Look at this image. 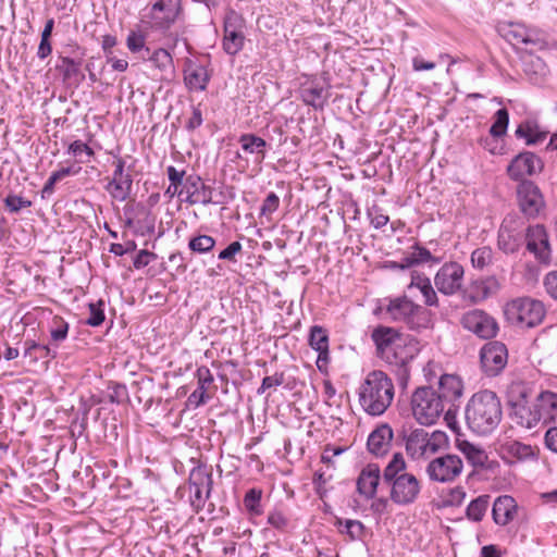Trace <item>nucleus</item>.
I'll return each instance as SVG.
<instances>
[{"instance_id":"f257e3e1","label":"nucleus","mask_w":557,"mask_h":557,"mask_svg":"<svg viewBox=\"0 0 557 557\" xmlns=\"http://www.w3.org/2000/svg\"><path fill=\"white\" fill-rule=\"evenodd\" d=\"M530 388L521 382H513L508 388L509 404L513 409L517 424L525 429H534L557 421V394L542 392L531 405L527 404Z\"/></svg>"},{"instance_id":"f03ea898","label":"nucleus","mask_w":557,"mask_h":557,"mask_svg":"<svg viewBox=\"0 0 557 557\" xmlns=\"http://www.w3.org/2000/svg\"><path fill=\"white\" fill-rule=\"evenodd\" d=\"M468 428L478 435L491 434L500 423L502 404L492 391H481L472 395L466 406Z\"/></svg>"},{"instance_id":"7ed1b4c3","label":"nucleus","mask_w":557,"mask_h":557,"mask_svg":"<svg viewBox=\"0 0 557 557\" xmlns=\"http://www.w3.org/2000/svg\"><path fill=\"white\" fill-rule=\"evenodd\" d=\"M394 395L392 379L380 370L369 372L359 387L360 406L371 416L383 414L391 406Z\"/></svg>"},{"instance_id":"20e7f679","label":"nucleus","mask_w":557,"mask_h":557,"mask_svg":"<svg viewBox=\"0 0 557 557\" xmlns=\"http://www.w3.org/2000/svg\"><path fill=\"white\" fill-rule=\"evenodd\" d=\"M380 357L389 364L405 366L418 354V342L392 327H377L372 333Z\"/></svg>"},{"instance_id":"39448f33","label":"nucleus","mask_w":557,"mask_h":557,"mask_svg":"<svg viewBox=\"0 0 557 557\" xmlns=\"http://www.w3.org/2000/svg\"><path fill=\"white\" fill-rule=\"evenodd\" d=\"M384 480L391 484V499L397 505H409L418 498L421 486L416 475L406 472V462L397 453L384 469Z\"/></svg>"},{"instance_id":"423d86ee","label":"nucleus","mask_w":557,"mask_h":557,"mask_svg":"<svg viewBox=\"0 0 557 557\" xmlns=\"http://www.w3.org/2000/svg\"><path fill=\"white\" fill-rule=\"evenodd\" d=\"M498 32L513 48L529 53L530 61L527 63L531 67L539 70L544 65L541 57L532 55L535 50H542L546 46L544 33L520 23L504 24L499 26Z\"/></svg>"},{"instance_id":"0eeeda50","label":"nucleus","mask_w":557,"mask_h":557,"mask_svg":"<svg viewBox=\"0 0 557 557\" xmlns=\"http://www.w3.org/2000/svg\"><path fill=\"white\" fill-rule=\"evenodd\" d=\"M404 442L406 453L412 460H425L447 444V436L441 431L414 429L404 435Z\"/></svg>"},{"instance_id":"6e6552de","label":"nucleus","mask_w":557,"mask_h":557,"mask_svg":"<svg viewBox=\"0 0 557 557\" xmlns=\"http://www.w3.org/2000/svg\"><path fill=\"white\" fill-rule=\"evenodd\" d=\"M413 418L421 425H432L445 411L443 398L431 387H419L411 396Z\"/></svg>"},{"instance_id":"1a4fd4ad","label":"nucleus","mask_w":557,"mask_h":557,"mask_svg":"<svg viewBox=\"0 0 557 557\" xmlns=\"http://www.w3.org/2000/svg\"><path fill=\"white\" fill-rule=\"evenodd\" d=\"M505 313L510 321L522 326L533 327L543 321L546 310L541 300L521 297L508 302Z\"/></svg>"},{"instance_id":"9d476101","label":"nucleus","mask_w":557,"mask_h":557,"mask_svg":"<svg viewBox=\"0 0 557 557\" xmlns=\"http://www.w3.org/2000/svg\"><path fill=\"white\" fill-rule=\"evenodd\" d=\"M387 313L395 321H401L411 329L426 326L429 312L407 297L392 300L387 307Z\"/></svg>"},{"instance_id":"9b49d317","label":"nucleus","mask_w":557,"mask_h":557,"mask_svg":"<svg viewBox=\"0 0 557 557\" xmlns=\"http://www.w3.org/2000/svg\"><path fill=\"white\" fill-rule=\"evenodd\" d=\"M463 470V462L457 455L447 454L436 457L426 466V474L431 481L448 483L455 481Z\"/></svg>"},{"instance_id":"f8f14e48","label":"nucleus","mask_w":557,"mask_h":557,"mask_svg":"<svg viewBox=\"0 0 557 557\" xmlns=\"http://www.w3.org/2000/svg\"><path fill=\"white\" fill-rule=\"evenodd\" d=\"M465 269L458 262L444 263L434 276V285L445 296L462 295Z\"/></svg>"},{"instance_id":"ddd939ff","label":"nucleus","mask_w":557,"mask_h":557,"mask_svg":"<svg viewBox=\"0 0 557 557\" xmlns=\"http://www.w3.org/2000/svg\"><path fill=\"white\" fill-rule=\"evenodd\" d=\"M245 20L235 11H231L224 18L223 49L228 54L239 52L245 44Z\"/></svg>"},{"instance_id":"4468645a","label":"nucleus","mask_w":557,"mask_h":557,"mask_svg":"<svg viewBox=\"0 0 557 557\" xmlns=\"http://www.w3.org/2000/svg\"><path fill=\"white\" fill-rule=\"evenodd\" d=\"M481 367L488 376L499 374L508 361V351L500 342L486 343L480 351Z\"/></svg>"},{"instance_id":"2eb2a0df","label":"nucleus","mask_w":557,"mask_h":557,"mask_svg":"<svg viewBox=\"0 0 557 557\" xmlns=\"http://www.w3.org/2000/svg\"><path fill=\"white\" fill-rule=\"evenodd\" d=\"M518 203L524 215L536 218L545 208L540 188L531 181H523L517 188Z\"/></svg>"},{"instance_id":"dca6fc26","label":"nucleus","mask_w":557,"mask_h":557,"mask_svg":"<svg viewBox=\"0 0 557 557\" xmlns=\"http://www.w3.org/2000/svg\"><path fill=\"white\" fill-rule=\"evenodd\" d=\"M461 325L480 338H492L498 331L496 320L492 315L479 309L466 312L461 318Z\"/></svg>"},{"instance_id":"f3484780","label":"nucleus","mask_w":557,"mask_h":557,"mask_svg":"<svg viewBox=\"0 0 557 557\" xmlns=\"http://www.w3.org/2000/svg\"><path fill=\"white\" fill-rule=\"evenodd\" d=\"M500 286L499 280L494 275L474 280L463 288L462 299L470 304L482 302L495 296L499 292Z\"/></svg>"},{"instance_id":"a211bd4d","label":"nucleus","mask_w":557,"mask_h":557,"mask_svg":"<svg viewBox=\"0 0 557 557\" xmlns=\"http://www.w3.org/2000/svg\"><path fill=\"white\" fill-rule=\"evenodd\" d=\"M113 164L114 171L107 185V191L115 200L124 201L131 193L133 180L128 173H125V161L122 158H116Z\"/></svg>"},{"instance_id":"6ab92c4d","label":"nucleus","mask_w":557,"mask_h":557,"mask_svg":"<svg viewBox=\"0 0 557 557\" xmlns=\"http://www.w3.org/2000/svg\"><path fill=\"white\" fill-rule=\"evenodd\" d=\"M543 168L542 161L533 152L525 151L516 156L507 166V173L513 181L522 180L540 172Z\"/></svg>"},{"instance_id":"aec40b11","label":"nucleus","mask_w":557,"mask_h":557,"mask_svg":"<svg viewBox=\"0 0 557 557\" xmlns=\"http://www.w3.org/2000/svg\"><path fill=\"white\" fill-rule=\"evenodd\" d=\"M182 195H185V201L194 205H209L212 202V188L205 185L198 175H188L185 177L182 186Z\"/></svg>"},{"instance_id":"412c9836","label":"nucleus","mask_w":557,"mask_h":557,"mask_svg":"<svg viewBox=\"0 0 557 557\" xmlns=\"http://www.w3.org/2000/svg\"><path fill=\"white\" fill-rule=\"evenodd\" d=\"M527 248L540 262L547 263L549 261L550 248L548 236L543 225L528 227Z\"/></svg>"},{"instance_id":"4be33fe9","label":"nucleus","mask_w":557,"mask_h":557,"mask_svg":"<svg viewBox=\"0 0 557 557\" xmlns=\"http://www.w3.org/2000/svg\"><path fill=\"white\" fill-rule=\"evenodd\" d=\"M329 89L330 84L324 77L322 82L306 83L301 88V98L306 104L322 109L330 97Z\"/></svg>"},{"instance_id":"5701e85b","label":"nucleus","mask_w":557,"mask_h":557,"mask_svg":"<svg viewBox=\"0 0 557 557\" xmlns=\"http://www.w3.org/2000/svg\"><path fill=\"white\" fill-rule=\"evenodd\" d=\"M180 10V0H158L151 10L152 20L159 27L169 28Z\"/></svg>"},{"instance_id":"b1692460","label":"nucleus","mask_w":557,"mask_h":557,"mask_svg":"<svg viewBox=\"0 0 557 557\" xmlns=\"http://www.w3.org/2000/svg\"><path fill=\"white\" fill-rule=\"evenodd\" d=\"M392 440V428L388 424H381L370 433L367 443L368 449L375 456H383L389 450Z\"/></svg>"},{"instance_id":"393cba45","label":"nucleus","mask_w":557,"mask_h":557,"mask_svg":"<svg viewBox=\"0 0 557 557\" xmlns=\"http://www.w3.org/2000/svg\"><path fill=\"white\" fill-rule=\"evenodd\" d=\"M517 511V503L513 497L503 495L496 498L493 505V519L499 525H506L513 520Z\"/></svg>"},{"instance_id":"a878e982","label":"nucleus","mask_w":557,"mask_h":557,"mask_svg":"<svg viewBox=\"0 0 557 557\" xmlns=\"http://www.w3.org/2000/svg\"><path fill=\"white\" fill-rule=\"evenodd\" d=\"M440 394L444 403H450L462 396L463 384L461 379L455 374H443L437 382Z\"/></svg>"},{"instance_id":"bb28decb","label":"nucleus","mask_w":557,"mask_h":557,"mask_svg":"<svg viewBox=\"0 0 557 557\" xmlns=\"http://www.w3.org/2000/svg\"><path fill=\"white\" fill-rule=\"evenodd\" d=\"M380 481V469L375 465H369L364 468L357 481V488L361 495L371 498L376 493Z\"/></svg>"},{"instance_id":"cd10ccee","label":"nucleus","mask_w":557,"mask_h":557,"mask_svg":"<svg viewBox=\"0 0 557 557\" xmlns=\"http://www.w3.org/2000/svg\"><path fill=\"white\" fill-rule=\"evenodd\" d=\"M198 386L197 388L189 395V403L194 404L196 407L203 405L208 401L209 395L207 394L208 387L213 382V375L207 367L198 368L197 372Z\"/></svg>"},{"instance_id":"c85d7f7f","label":"nucleus","mask_w":557,"mask_h":557,"mask_svg":"<svg viewBox=\"0 0 557 557\" xmlns=\"http://www.w3.org/2000/svg\"><path fill=\"white\" fill-rule=\"evenodd\" d=\"M409 289L417 288L423 296V301L426 306H438V297L431 283V280L424 274L413 272L411 274V282L408 286Z\"/></svg>"},{"instance_id":"c756f323","label":"nucleus","mask_w":557,"mask_h":557,"mask_svg":"<svg viewBox=\"0 0 557 557\" xmlns=\"http://www.w3.org/2000/svg\"><path fill=\"white\" fill-rule=\"evenodd\" d=\"M309 344L319 352L317 366L321 369V363H326L329 357V336L326 331L321 326H313L310 332Z\"/></svg>"},{"instance_id":"7c9ffc66","label":"nucleus","mask_w":557,"mask_h":557,"mask_svg":"<svg viewBox=\"0 0 557 557\" xmlns=\"http://www.w3.org/2000/svg\"><path fill=\"white\" fill-rule=\"evenodd\" d=\"M238 141L244 152L255 156L257 163L264 160L267 141L263 138L253 134H243Z\"/></svg>"},{"instance_id":"2f4dec72","label":"nucleus","mask_w":557,"mask_h":557,"mask_svg":"<svg viewBox=\"0 0 557 557\" xmlns=\"http://www.w3.org/2000/svg\"><path fill=\"white\" fill-rule=\"evenodd\" d=\"M516 135L520 138H524L527 145H536L546 139L548 132L541 131L535 121H527L518 126Z\"/></svg>"},{"instance_id":"473e14b6","label":"nucleus","mask_w":557,"mask_h":557,"mask_svg":"<svg viewBox=\"0 0 557 557\" xmlns=\"http://www.w3.org/2000/svg\"><path fill=\"white\" fill-rule=\"evenodd\" d=\"M128 50L140 58L146 59L150 55V49L146 46V34L141 28L132 29L126 38Z\"/></svg>"},{"instance_id":"72a5a7b5","label":"nucleus","mask_w":557,"mask_h":557,"mask_svg":"<svg viewBox=\"0 0 557 557\" xmlns=\"http://www.w3.org/2000/svg\"><path fill=\"white\" fill-rule=\"evenodd\" d=\"M457 448L473 467H482L487 460L485 451L468 441H458Z\"/></svg>"},{"instance_id":"f704fd0d","label":"nucleus","mask_w":557,"mask_h":557,"mask_svg":"<svg viewBox=\"0 0 557 557\" xmlns=\"http://www.w3.org/2000/svg\"><path fill=\"white\" fill-rule=\"evenodd\" d=\"M336 524L339 532L347 535L350 541L361 540L364 535V525L359 520H338Z\"/></svg>"},{"instance_id":"c9c22d12","label":"nucleus","mask_w":557,"mask_h":557,"mask_svg":"<svg viewBox=\"0 0 557 557\" xmlns=\"http://www.w3.org/2000/svg\"><path fill=\"white\" fill-rule=\"evenodd\" d=\"M193 487L209 488L212 487V475L205 468L197 467L189 474V490Z\"/></svg>"},{"instance_id":"e433bc0d","label":"nucleus","mask_w":557,"mask_h":557,"mask_svg":"<svg viewBox=\"0 0 557 557\" xmlns=\"http://www.w3.org/2000/svg\"><path fill=\"white\" fill-rule=\"evenodd\" d=\"M210 79L208 72H185L184 82L190 91H202Z\"/></svg>"},{"instance_id":"4c0bfd02","label":"nucleus","mask_w":557,"mask_h":557,"mask_svg":"<svg viewBox=\"0 0 557 557\" xmlns=\"http://www.w3.org/2000/svg\"><path fill=\"white\" fill-rule=\"evenodd\" d=\"M403 261H404V263L398 265L400 269H406L413 264L429 262V261L437 262L436 259H433L431 252L428 249L420 247V246H414L413 251L409 256L404 258Z\"/></svg>"},{"instance_id":"58836bf2","label":"nucleus","mask_w":557,"mask_h":557,"mask_svg":"<svg viewBox=\"0 0 557 557\" xmlns=\"http://www.w3.org/2000/svg\"><path fill=\"white\" fill-rule=\"evenodd\" d=\"M488 507V496H479L467 508V518L479 522L483 519Z\"/></svg>"},{"instance_id":"ea45409f","label":"nucleus","mask_w":557,"mask_h":557,"mask_svg":"<svg viewBox=\"0 0 557 557\" xmlns=\"http://www.w3.org/2000/svg\"><path fill=\"white\" fill-rule=\"evenodd\" d=\"M50 336L53 343H62L69 333V323L61 317L54 315L49 325Z\"/></svg>"},{"instance_id":"a19ab883","label":"nucleus","mask_w":557,"mask_h":557,"mask_svg":"<svg viewBox=\"0 0 557 557\" xmlns=\"http://www.w3.org/2000/svg\"><path fill=\"white\" fill-rule=\"evenodd\" d=\"M493 250L487 246L479 247L471 253L472 267L483 270L493 263Z\"/></svg>"},{"instance_id":"79ce46f5","label":"nucleus","mask_w":557,"mask_h":557,"mask_svg":"<svg viewBox=\"0 0 557 557\" xmlns=\"http://www.w3.org/2000/svg\"><path fill=\"white\" fill-rule=\"evenodd\" d=\"M215 246V239L209 235H198L189 239L188 247L193 252L207 253Z\"/></svg>"},{"instance_id":"37998d69","label":"nucleus","mask_w":557,"mask_h":557,"mask_svg":"<svg viewBox=\"0 0 557 557\" xmlns=\"http://www.w3.org/2000/svg\"><path fill=\"white\" fill-rule=\"evenodd\" d=\"M509 123V114L506 109H499L494 114V122L491 126L490 133L494 137H500L506 134Z\"/></svg>"},{"instance_id":"c03bdc74","label":"nucleus","mask_w":557,"mask_h":557,"mask_svg":"<svg viewBox=\"0 0 557 557\" xmlns=\"http://www.w3.org/2000/svg\"><path fill=\"white\" fill-rule=\"evenodd\" d=\"M457 60L448 54L440 55L437 62H425L423 60L414 59L413 60V70H433L434 67H446L449 70L450 66L455 65Z\"/></svg>"},{"instance_id":"a18cd8bd","label":"nucleus","mask_w":557,"mask_h":557,"mask_svg":"<svg viewBox=\"0 0 557 557\" xmlns=\"http://www.w3.org/2000/svg\"><path fill=\"white\" fill-rule=\"evenodd\" d=\"M69 152L77 158L81 163H87L94 157V150L81 140L73 141L69 146Z\"/></svg>"},{"instance_id":"49530a36","label":"nucleus","mask_w":557,"mask_h":557,"mask_svg":"<svg viewBox=\"0 0 557 557\" xmlns=\"http://www.w3.org/2000/svg\"><path fill=\"white\" fill-rule=\"evenodd\" d=\"M262 491L258 488L249 490L244 497V506L251 515L261 513Z\"/></svg>"},{"instance_id":"de8ad7c7","label":"nucleus","mask_w":557,"mask_h":557,"mask_svg":"<svg viewBox=\"0 0 557 557\" xmlns=\"http://www.w3.org/2000/svg\"><path fill=\"white\" fill-rule=\"evenodd\" d=\"M104 302L102 300L89 305V317L86 320V324L99 326L104 321Z\"/></svg>"},{"instance_id":"09e8293b","label":"nucleus","mask_w":557,"mask_h":557,"mask_svg":"<svg viewBox=\"0 0 557 557\" xmlns=\"http://www.w3.org/2000/svg\"><path fill=\"white\" fill-rule=\"evenodd\" d=\"M509 453L517 457L519 460L533 459L535 457L534 449L530 445L520 442H513L508 447Z\"/></svg>"},{"instance_id":"8fccbe9b","label":"nucleus","mask_w":557,"mask_h":557,"mask_svg":"<svg viewBox=\"0 0 557 557\" xmlns=\"http://www.w3.org/2000/svg\"><path fill=\"white\" fill-rule=\"evenodd\" d=\"M153 65L158 69H165L172 64V57L165 49H157L153 52L150 51V55H147Z\"/></svg>"},{"instance_id":"3c124183","label":"nucleus","mask_w":557,"mask_h":557,"mask_svg":"<svg viewBox=\"0 0 557 557\" xmlns=\"http://www.w3.org/2000/svg\"><path fill=\"white\" fill-rule=\"evenodd\" d=\"M498 246L504 252L512 253L517 251L519 245L509 232L502 230L498 235Z\"/></svg>"},{"instance_id":"603ef678","label":"nucleus","mask_w":557,"mask_h":557,"mask_svg":"<svg viewBox=\"0 0 557 557\" xmlns=\"http://www.w3.org/2000/svg\"><path fill=\"white\" fill-rule=\"evenodd\" d=\"M424 376L428 381V383L432 384L434 382H438L441 379V375H443V371L440 364H437L434 361H430L426 363V366L423 368Z\"/></svg>"},{"instance_id":"864d4df0","label":"nucleus","mask_w":557,"mask_h":557,"mask_svg":"<svg viewBox=\"0 0 557 557\" xmlns=\"http://www.w3.org/2000/svg\"><path fill=\"white\" fill-rule=\"evenodd\" d=\"M242 249L243 246L239 242H233L219 253V259L226 260L230 262H236V255H238L242 251Z\"/></svg>"},{"instance_id":"5fc2aeb1","label":"nucleus","mask_w":557,"mask_h":557,"mask_svg":"<svg viewBox=\"0 0 557 557\" xmlns=\"http://www.w3.org/2000/svg\"><path fill=\"white\" fill-rule=\"evenodd\" d=\"M5 206L12 212H17L23 208H27L30 206V201L24 199L23 197L16 195H9L5 200Z\"/></svg>"},{"instance_id":"6e6d98bb","label":"nucleus","mask_w":557,"mask_h":557,"mask_svg":"<svg viewBox=\"0 0 557 557\" xmlns=\"http://www.w3.org/2000/svg\"><path fill=\"white\" fill-rule=\"evenodd\" d=\"M280 205V198L275 193H270L267 198L264 199L262 206H261V214L270 215Z\"/></svg>"},{"instance_id":"4d7b16f0","label":"nucleus","mask_w":557,"mask_h":557,"mask_svg":"<svg viewBox=\"0 0 557 557\" xmlns=\"http://www.w3.org/2000/svg\"><path fill=\"white\" fill-rule=\"evenodd\" d=\"M544 287L546 293L555 300H557V271L547 273L544 277Z\"/></svg>"},{"instance_id":"13d9d810","label":"nucleus","mask_w":557,"mask_h":557,"mask_svg":"<svg viewBox=\"0 0 557 557\" xmlns=\"http://www.w3.org/2000/svg\"><path fill=\"white\" fill-rule=\"evenodd\" d=\"M210 493L211 490L209 488L202 490L198 487H193V490H190L193 505L197 508H201L205 505L206 500L209 498Z\"/></svg>"},{"instance_id":"bf43d9fd","label":"nucleus","mask_w":557,"mask_h":557,"mask_svg":"<svg viewBox=\"0 0 557 557\" xmlns=\"http://www.w3.org/2000/svg\"><path fill=\"white\" fill-rule=\"evenodd\" d=\"M202 112L200 109V104L194 106L191 108V115L186 122V128L188 131H195L202 124Z\"/></svg>"},{"instance_id":"052dcab7","label":"nucleus","mask_w":557,"mask_h":557,"mask_svg":"<svg viewBox=\"0 0 557 557\" xmlns=\"http://www.w3.org/2000/svg\"><path fill=\"white\" fill-rule=\"evenodd\" d=\"M466 498V492L462 487H454L449 491L448 495L446 496V504L449 506H459L462 504V502Z\"/></svg>"},{"instance_id":"680f3d73","label":"nucleus","mask_w":557,"mask_h":557,"mask_svg":"<svg viewBox=\"0 0 557 557\" xmlns=\"http://www.w3.org/2000/svg\"><path fill=\"white\" fill-rule=\"evenodd\" d=\"M166 174L170 183L174 186H177L178 188H182L181 186L184 185L185 181V172L178 171L175 166L170 165L166 169Z\"/></svg>"},{"instance_id":"e2e57ef3","label":"nucleus","mask_w":557,"mask_h":557,"mask_svg":"<svg viewBox=\"0 0 557 557\" xmlns=\"http://www.w3.org/2000/svg\"><path fill=\"white\" fill-rule=\"evenodd\" d=\"M282 384H283V375L282 374H280V375L275 374V375H271V376H265L262 380V383H261V386L258 389V393L262 394L267 389H269L271 387L280 386Z\"/></svg>"},{"instance_id":"0e129e2a","label":"nucleus","mask_w":557,"mask_h":557,"mask_svg":"<svg viewBox=\"0 0 557 557\" xmlns=\"http://www.w3.org/2000/svg\"><path fill=\"white\" fill-rule=\"evenodd\" d=\"M268 523L273 528L282 530L287 525V519L280 511H273L268 516Z\"/></svg>"},{"instance_id":"69168bd1","label":"nucleus","mask_w":557,"mask_h":557,"mask_svg":"<svg viewBox=\"0 0 557 557\" xmlns=\"http://www.w3.org/2000/svg\"><path fill=\"white\" fill-rule=\"evenodd\" d=\"M156 258V255L148 251V250H140L136 258L134 259V267L136 269H141L146 265H148L151 261V259H154Z\"/></svg>"},{"instance_id":"338daca9","label":"nucleus","mask_w":557,"mask_h":557,"mask_svg":"<svg viewBox=\"0 0 557 557\" xmlns=\"http://www.w3.org/2000/svg\"><path fill=\"white\" fill-rule=\"evenodd\" d=\"M39 344L35 341H26L24 343V357L29 358L32 362H36L39 359L38 349Z\"/></svg>"},{"instance_id":"774afa93","label":"nucleus","mask_w":557,"mask_h":557,"mask_svg":"<svg viewBox=\"0 0 557 557\" xmlns=\"http://www.w3.org/2000/svg\"><path fill=\"white\" fill-rule=\"evenodd\" d=\"M545 446L557 454V428H550L545 433Z\"/></svg>"}]
</instances>
